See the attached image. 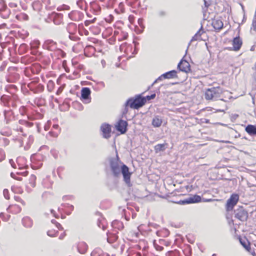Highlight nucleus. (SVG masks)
Wrapping results in <instances>:
<instances>
[{
	"label": "nucleus",
	"mask_w": 256,
	"mask_h": 256,
	"mask_svg": "<svg viewBox=\"0 0 256 256\" xmlns=\"http://www.w3.org/2000/svg\"><path fill=\"white\" fill-rule=\"evenodd\" d=\"M110 166L112 175L116 178L119 177L122 174L123 180L126 184L130 187L132 186L130 178L132 172L129 170V168L118 158H112L110 160Z\"/></svg>",
	"instance_id": "1"
},
{
	"label": "nucleus",
	"mask_w": 256,
	"mask_h": 256,
	"mask_svg": "<svg viewBox=\"0 0 256 256\" xmlns=\"http://www.w3.org/2000/svg\"><path fill=\"white\" fill-rule=\"evenodd\" d=\"M146 102V98L140 96L133 100L130 98L128 100L125 104V108L124 113H126L128 111V106H129L130 108L138 109L143 106Z\"/></svg>",
	"instance_id": "2"
},
{
	"label": "nucleus",
	"mask_w": 256,
	"mask_h": 256,
	"mask_svg": "<svg viewBox=\"0 0 256 256\" xmlns=\"http://www.w3.org/2000/svg\"><path fill=\"white\" fill-rule=\"evenodd\" d=\"M222 90L220 87H213L207 89L204 92V98L206 100H216L220 96Z\"/></svg>",
	"instance_id": "3"
},
{
	"label": "nucleus",
	"mask_w": 256,
	"mask_h": 256,
	"mask_svg": "<svg viewBox=\"0 0 256 256\" xmlns=\"http://www.w3.org/2000/svg\"><path fill=\"white\" fill-rule=\"evenodd\" d=\"M201 201V197L198 195H194L190 196L183 200L175 202H174L181 205H184L186 204H193L200 202Z\"/></svg>",
	"instance_id": "4"
},
{
	"label": "nucleus",
	"mask_w": 256,
	"mask_h": 256,
	"mask_svg": "<svg viewBox=\"0 0 256 256\" xmlns=\"http://www.w3.org/2000/svg\"><path fill=\"white\" fill-rule=\"evenodd\" d=\"M235 217L240 220L244 222L247 220L248 218V213L243 207L240 206L234 210Z\"/></svg>",
	"instance_id": "5"
},
{
	"label": "nucleus",
	"mask_w": 256,
	"mask_h": 256,
	"mask_svg": "<svg viewBox=\"0 0 256 256\" xmlns=\"http://www.w3.org/2000/svg\"><path fill=\"white\" fill-rule=\"evenodd\" d=\"M239 199V196L237 194H232L228 200L226 204V210L230 211L232 210L234 206L237 204Z\"/></svg>",
	"instance_id": "6"
},
{
	"label": "nucleus",
	"mask_w": 256,
	"mask_h": 256,
	"mask_svg": "<svg viewBox=\"0 0 256 256\" xmlns=\"http://www.w3.org/2000/svg\"><path fill=\"white\" fill-rule=\"evenodd\" d=\"M128 122L126 121L120 120L116 124V128L118 131L121 134H124L127 130Z\"/></svg>",
	"instance_id": "7"
},
{
	"label": "nucleus",
	"mask_w": 256,
	"mask_h": 256,
	"mask_svg": "<svg viewBox=\"0 0 256 256\" xmlns=\"http://www.w3.org/2000/svg\"><path fill=\"white\" fill-rule=\"evenodd\" d=\"M178 68L180 71L188 72L190 70V64L186 60H182L178 64Z\"/></svg>",
	"instance_id": "8"
},
{
	"label": "nucleus",
	"mask_w": 256,
	"mask_h": 256,
	"mask_svg": "<svg viewBox=\"0 0 256 256\" xmlns=\"http://www.w3.org/2000/svg\"><path fill=\"white\" fill-rule=\"evenodd\" d=\"M100 128L104 138H108L110 136L111 128L110 125L103 124L102 125Z\"/></svg>",
	"instance_id": "9"
},
{
	"label": "nucleus",
	"mask_w": 256,
	"mask_h": 256,
	"mask_svg": "<svg viewBox=\"0 0 256 256\" xmlns=\"http://www.w3.org/2000/svg\"><path fill=\"white\" fill-rule=\"evenodd\" d=\"M90 90L88 88H84L82 90L81 96L82 98L86 100V103H88L90 101Z\"/></svg>",
	"instance_id": "10"
},
{
	"label": "nucleus",
	"mask_w": 256,
	"mask_h": 256,
	"mask_svg": "<svg viewBox=\"0 0 256 256\" xmlns=\"http://www.w3.org/2000/svg\"><path fill=\"white\" fill-rule=\"evenodd\" d=\"M212 25L216 30H220L224 26L222 20L218 18H214L212 20Z\"/></svg>",
	"instance_id": "11"
},
{
	"label": "nucleus",
	"mask_w": 256,
	"mask_h": 256,
	"mask_svg": "<svg viewBox=\"0 0 256 256\" xmlns=\"http://www.w3.org/2000/svg\"><path fill=\"white\" fill-rule=\"evenodd\" d=\"M242 45V40L240 36L234 38L232 40L233 50L235 51L239 50Z\"/></svg>",
	"instance_id": "12"
},
{
	"label": "nucleus",
	"mask_w": 256,
	"mask_h": 256,
	"mask_svg": "<svg viewBox=\"0 0 256 256\" xmlns=\"http://www.w3.org/2000/svg\"><path fill=\"white\" fill-rule=\"evenodd\" d=\"M88 247L86 244L84 242H78L77 245L78 250L82 254H84L86 252Z\"/></svg>",
	"instance_id": "13"
},
{
	"label": "nucleus",
	"mask_w": 256,
	"mask_h": 256,
	"mask_svg": "<svg viewBox=\"0 0 256 256\" xmlns=\"http://www.w3.org/2000/svg\"><path fill=\"white\" fill-rule=\"evenodd\" d=\"M22 224L26 228H31L33 225V222L30 217L25 216L22 219Z\"/></svg>",
	"instance_id": "14"
},
{
	"label": "nucleus",
	"mask_w": 256,
	"mask_h": 256,
	"mask_svg": "<svg viewBox=\"0 0 256 256\" xmlns=\"http://www.w3.org/2000/svg\"><path fill=\"white\" fill-rule=\"evenodd\" d=\"M204 32L202 29V26L201 28L194 35V36H192V38L190 40V42L192 41L202 40L201 36Z\"/></svg>",
	"instance_id": "15"
},
{
	"label": "nucleus",
	"mask_w": 256,
	"mask_h": 256,
	"mask_svg": "<svg viewBox=\"0 0 256 256\" xmlns=\"http://www.w3.org/2000/svg\"><path fill=\"white\" fill-rule=\"evenodd\" d=\"M246 131L250 135L256 136V126L248 125L246 128Z\"/></svg>",
	"instance_id": "16"
},
{
	"label": "nucleus",
	"mask_w": 256,
	"mask_h": 256,
	"mask_svg": "<svg viewBox=\"0 0 256 256\" xmlns=\"http://www.w3.org/2000/svg\"><path fill=\"white\" fill-rule=\"evenodd\" d=\"M167 144H168L166 143H164L156 145L154 147V150L156 153H158L160 152L164 151L166 148Z\"/></svg>",
	"instance_id": "17"
},
{
	"label": "nucleus",
	"mask_w": 256,
	"mask_h": 256,
	"mask_svg": "<svg viewBox=\"0 0 256 256\" xmlns=\"http://www.w3.org/2000/svg\"><path fill=\"white\" fill-rule=\"evenodd\" d=\"M112 226L114 228L118 230H121L124 228L123 223L118 220H114L112 223Z\"/></svg>",
	"instance_id": "18"
},
{
	"label": "nucleus",
	"mask_w": 256,
	"mask_h": 256,
	"mask_svg": "<svg viewBox=\"0 0 256 256\" xmlns=\"http://www.w3.org/2000/svg\"><path fill=\"white\" fill-rule=\"evenodd\" d=\"M162 120L159 116H156L152 121V124L154 127L158 128L162 124Z\"/></svg>",
	"instance_id": "19"
},
{
	"label": "nucleus",
	"mask_w": 256,
	"mask_h": 256,
	"mask_svg": "<svg viewBox=\"0 0 256 256\" xmlns=\"http://www.w3.org/2000/svg\"><path fill=\"white\" fill-rule=\"evenodd\" d=\"M176 73V70H172L162 74V76L164 78H172L177 76Z\"/></svg>",
	"instance_id": "20"
},
{
	"label": "nucleus",
	"mask_w": 256,
	"mask_h": 256,
	"mask_svg": "<svg viewBox=\"0 0 256 256\" xmlns=\"http://www.w3.org/2000/svg\"><path fill=\"white\" fill-rule=\"evenodd\" d=\"M7 210L8 212L12 213H18L20 212L21 208L18 205L10 206L8 208Z\"/></svg>",
	"instance_id": "21"
},
{
	"label": "nucleus",
	"mask_w": 256,
	"mask_h": 256,
	"mask_svg": "<svg viewBox=\"0 0 256 256\" xmlns=\"http://www.w3.org/2000/svg\"><path fill=\"white\" fill-rule=\"evenodd\" d=\"M36 176L32 174L29 178V182L27 185L28 188H34L36 186Z\"/></svg>",
	"instance_id": "22"
},
{
	"label": "nucleus",
	"mask_w": 256,
	"mask_h": 256,
	"mask_svg": "<svg viewBox=\"0 0 256 256\" xmlns=\"http://www.w3.org/2000/svg\"><path fill=\"white\" fill-rule=\"evenodd\" d=\"M32 6L34 10L39 12L42 8V5L40 2L35 1L33 2Z\"/></svg>",
	"instance_id": "23"
},
{
	"label": "nucleus",
	"mask_w": 256,
	"mask_h": 256,
	"mask_svg": "<svg viewBox=\"0 0 256 256\" xmlns=\"http://www.w3.org/2000/svg\"><path fill=\"white\" fill-rule=\"evenodd\" d=\"M240 242L241 244L247 250H249L250 249V243L246 239H240Z\"/></svg>",
	"instance_id": "24"
},
{
	"label": "nucleus",
	"mask_w": 256,
	"mask_h": 256,
	"mask_svg": "<svg viewBox=\"0 0 256 256\" xmlns=\"http://www.w3.org/2000/svg\"><path fill=\"white\" fill-rule=\"evenodd\" d=\"M98 254V256H110L106 252H102L101 250L99 248H96L94 250L91 254V255L92 256L94 254Z\"/></svg>",
	"instance_id": "25"
},
{
	"label": "nucleus",
	"mask_w": 256,
	"mask_h": 256,
	"mask_svg": "<svg viewBox=\"0 0 256 256\" xmlns=\"http://www.w3.org/2000/svg\"><path fill=\"white\" fill-rule=\"evenodd\" d=\"M86 3L85 0H78L76 2V4L81 10H84Z\"/></svg>",
	"instance_id": "26"
},
{
	"label": "nucleus",
	"mask_w": 256,
	"mask_h": 256,
	"mask_svg": "<svg viewBox=\"0 0 256 256\" xmlns=\"http://www.w3.org/2000/svg\"><path fill=\"white\" fill-rule=\"evenodd\" d=\"M19 124L22 125L26 126L27 127H30L33 126V124L30 122L25 120H20Z\"/></svg>",
	"instance_id": "27"
},
{
	"label": "nucleus",
	"mask_w": 256,
	"mask_h": 256,
	"mask_svg": "<svg viewBox=\"0 0 256 256\" xmlns=\"http://www.w3.org/2000/svg\"><path fill=\"white\" fill-rule=\"evenodd\" d=\"M54 84L52 80L48 82L47 84L48 90L49 92H52L54 89Z\"/></svg>",
	"instance_id": "28"
},
{
	"label": "nucleus",
	"mask_w": 256,
	"mask_h": 256,
	"mask_svg": "<svg viewBox=\"0 0 256 256\" xmlns=\"http://www.w3.org/2000/svg\"><path fill=\"white\" fill-rule=\"evenodd\" d=\"M0 218H2L4 220L7 221L9 220L10 216L8 214L5 216L4 213L1 212L0 213Z\"/></svg>",
	"instance_id": "29"
},
{
	"label": "nucleus",
	"mask_w": 256,
	"mask_h": 256,
	"mask_svg": "<svg viewBox=\"0 0 256 256\" xmlns=\"http://www.w3.org/2000/svg\"><path fill=\"white\" fill-rule=\"evenodd\" d=\"M18 16L21 20H28V16L24 13H22Z\"/></svg>",
	"instance_id": "30"
},
{
	"label": "nucleus",
	"mask_w": 256,
	"mask_h": 256,
	"mask_svg": "<svg viewBox=\"0 0 256 256\" xmlns=\"http://www.w3.org/2000/svg\"><path fill=\"white\" fill-rule=\"evenodd\" d=\"M6 154L4 152L0 149V162H2L3 160L5 159Z\"/></svg>",
	"instance_id": "31"
},
{
	"label": "nucleus",
	"mask_w": 256,
	"mask_h": 256,
	"mask_svg": "<svg viewBox=\"0 0 256 256\" xmlns=\"http://www.w3.org/2000/svg\"><path fill=\"white\" fill-rule=\"evenodd\" d=\"M51 222L52 224H54L56 225V226L58 230H62L63 229V228L62 226L60 225V223L58 222L56 220H52Z\"/></svg>",
	"instance_id": "32"
},
{
	"label": "nucleus",
	"mask_w": 256,
	"mask_h": 256,
	"mask_svg": "<svg viewBox=\"0 0 256 256\" xmlns=\"http://www.w3.org/2000/svg\"><path fill=\"white\" fill-rule=\"evenodd\" d=\"M58 232H56L55 231L52 230H48L47 232V234L48 236L51 237L56 236H57Z\"/></svg>",
	"instance_id": "33"
},
{
	"label": "nucleus",
	"mask_w": 256,
	"mask_h": 256,
	"mask_svg": "<svg viewBox=\"0 0 256 256\" xmlns=\"http://www.w3.org/2000/svg\"><path fill=\"white\" fill-rule=\"evenodd\" d=\"M154 248H156V249L157 250L162 251L164 249V248L162 246H160L158 244H157L155 241H154Z\"/></svg>",
	"instance_id": "34"
},
{
	"label": "nucleus",
	"mask_w": 256,
	"mask_h": 256,
	"mask_svg": "<svg viewBox=\"0 0 256 256\" xmlns=\"http://www.w3.org/2000/svg\"><path fill=\"white\" fill-rule=\"evenodd\" d=\"M3 194H4V197L6 200H9L10 199L9 192H8V190L7 189H4V190Z\"/></svg>",
	"instance_id": "35"
},
{
	"label": "nucleus",
	"mask_w": 256,
	"mask_h": 256,
	"mask_svg": "<svg viewBox=\"0 0 256 256\" xmlns=\"http://www.w3.org/2000/svg\"><path fill=\"white\" fill-rule=\"evenodd\" d=\"M122 38L119 40H122L127 39L128 37V34L127 32H122Z\"/></svg>",
	"instance_id": "36"
},
{
	"label": "nucleus",
	"mask_w": 256,
	"mask_h": 256,
	"mask_svg": "<svg viewBox=\"0 0 256 256\" xmlns=\"http://www.w3.org/2000/svg\"><path fill=\"white\" fill-rule=\"evenodd\" d=\"M143 22H144V20L142 18H139L138 21V24L142 28H144V26L143 24Z\"/></svg>",
	"instance_id": "37"
},
{
	"label": "nucleus",
	"mask_w": 256,
	"mask_h": 256,
	"mask_svg": "<svg viewBox=\"0 0 256 256\" xmlns=\"http://www.w3.org/2000/svg\"><path fill=\"white\" fill-rule=\"evenodd\" d=\"M34 141V137L32 136H30L28 138V142H26L28 145L30 144Z\"/></svg>",
	"instance_id": "38"
},
{
	"label": "nucleus",
	"mask_w": 256,
	"mask_h": 256,
	"mask_svg": "<svg viewBox=\"0 0 256 256\" xmlns=\"http://www.w3.org/2000/svg\"><path fill=\"white\" fill-rule=\"evenodd\" d=\"M166 15V12L165 11L161 10L158 12V16L160 17L164 16Z\"/></svg>",
	"instance_id": "39"
},
{
	"label": "nucleus",
	"mask_w": 256,
	"mask_h": 256,
	"mask_svg": "<svg viewBox=\"0 0 256 256\" xmlns=\"http://www.w3.org/2000/svg\"><path fill=\"white\" fill-rule=\"evenodd\" d=\"M155 97H156V94H154L150 96H147L146 98L148 100H150L152 99H154Z\"/></svg>",
	"instance_id": "40"
},
{
	"label": "nucleus",
	"mask_w": 256,
	"mask_h": 256,
	"mask_svg": "<svg viewBox=\"0 0 256 256\" xmlns=\"http://www.w3.org/2000/svg\"><path fill=\"white\" fill-rule=\"evenodd\" d=\"M164 78V76H162V74L160 76H159L156 80H154V82L152 83V86H153L155 83H156L159 80H162Z\"/></svg>",
	"instance_id": "41"
},
{
	"label": "nucleus",
	"mask_w": 256,
	"mask_h": 256,
	"mask_svg": "<svg viewBox=\"0 0 256 256\" xmlns=\"http://www.w3.org/2000/svg\"><path fill=\"white\" fill-rule=\"evenodd\" d=\"M10 165L12 166L14 168H16V164L14 163V161L12 160H10Z\"/></svg>",
	"instance_id": "42"
},
{
	"label": "nucleus",
	"mask_w": 256,
	"mask_h": 256,
	"mask_svg": "<svg viewBox=\"0 0 256 256\" xmlns=\"http://www.w3.org/2000/svg\"><path fill=\"white\" fill-rule=\"evenodd\" d=\"M62 89L61 88H59L58 89V90H57L56 92V94H59L60 93L62 92Z\"/></svg>",
	"instance_id": "43"
},
{
	"label": "nucleus",
	"mask_w": 256,
	"mask_h": 256,
	"mask_svg": "<svg viewBox=\"0 0 256 256\" xmlns=\"http://www.w3.org/2000/svg\"><path fill=\"white\" fill-rule=\"evenodd\" d=\"M50 212H51V213L54 214V217H56V218H58V216L55 214L53 210H51Z\"/></svg>",
	"instance_id": "44"
},
{
	"label": "nucleus",
	"mask_w": 256,
	"mask_h": 256,
	"mask_svg": "<svg viewBox=\"0 0 256 256\" xmlns=\"http://www.w3.org/2000/svg\"><path fill=\"white\" fill-rule=\"evenodd\" d=\"M53 128L54 129H58L59 128V126L58 124H54L53 125Z\"/></svg>",
	"instance_id": "45"
},
{
	"label": "nucleus",
	"mask_w": 256,
	"mask_h": 256,
	"mask_svg": "<svg viewBox=\"0 0 256 256\" xmlns=\"http://www.w3.org/2000/svg\"><path fill=\"white\" fill-rule=\"evenodd\" d=\"M252 26H256V18L254 19L252 22Z\"/></svg>",
	"instance_id": "46"
},
{
	"label": "nucleus",
	"mask_w": 256,
	"mask_h": 256,
	"mask_svg": "<svg viewBox=\"0 0 256 256\" xmlns=\"http://www.w3.org/2000/svg\"><path fill=\"white\" fill-rule=\"evenodd\" d=\"M212 200H213L212 199H205L203 201L205 202H212Z\"/></svg>",
	"instance_id": "47"
},
{
	"label": "nucleus",
	"mask_w": 256,
	"mask_h": 256,
	"mask_svg": "<svg viewBox=\"0 0 256 256\" xmlns=\"http://www.w3.org/2000/svg\"><path fill=\"white\" fill-rule=\"evenodd\" d=\"M164 242H164V240H160V244H164Z\"/></svg>",
	"instance_id": "48"
},
{
	"label": "nucleus",
	"mask_w": 256,
	"mask_h": 256,
	"mask_svg": "<svg viewBox=\"0 0 256 256\" xmlns=\"http://www.w3.org/2000/svg\"><path fill=\"white\" fill-rule=\"evenodd\" d=\"M68 207L70 208L71 210H74V206H73L72 205L68 206Z\"/></svg>",
	"instance_id": "49"
},
{
	"label": "nucleus",
	"mask_w": 256,
	"mask_h": 256,
	"mask_svg": "<svg viewBox=\"0 0 256 256\" xmlns=\"http://www.w3.org/2000/svg\"><path fill=\"white\" fill-rule=\"evenodd\" d=\"M18 130H19L20 132H23V129H22V128H18Z\"/></svg>",
	"instance_id": "50"
},
{
	"label": "nucleus",
	"mask_w": 256,
	"mask_h": 256,
	"mask_svg": "<svg viewBox=\"0 0 256 256\" xmlns=\"http://www.w3.org/2000/svg\"><path fill=\"white\" fill-rule=\"evenodd\" d=\"M118 238V236H114V240H116Z\"/></svg>",
	"instance_id": "51"
},
{
	"label": "nucleus",
	"mask_w": 256,
	"mask_h": 256,
	"mask_svg": "<svg viewBox=\"0 0 256 256\" xmlns=\"http://www.w3.org/2000/svg\"><path fill=\"white\" fill-rule=\"evenodd\" d=\"M64 236L63 235H61L60 236V239H62L63 238H64Z\"/></svg>",
	"instance_id": "52"
},
{
	"label": "nucleus",
	"mask_w": 256,
	"mask_h": 256,
	"mask_svg": "<svg viewBox=\"0 0 256 256\" xmlns=\"http://www.w3.org/2000/svg\"><path fill=\"white\" fill-rule=\"evenodd\" d=\"M118 34V32H117V31H115V32H114V35H116V34Z\"/></svg>",
	"instance_id": "53"
},
{
	"label": "nucleus",
	"mask_w": 256,
	"mask_h": 256,
	"mask_svg": "<svg viewBox=\"0 0 256 256\" xmlns=\"http://www.w3.org/2000/svg\"><path fill=\"white\" fill-rule=\"evenodd\" d=\"M24 140H22V143L21 144V146H24Z\"/></svg>",
	"instance_id": "54"
},
{
	"label": "nucleus",
	"mask_w": 256,
	"mask_h": 256,
	"mask_svg": "<svg viewBox=\"0 0 256 256\" xmlns=\"http://www.w3.org/2000/svg\"><path fill=\"white\" fill-rule=\"evenodd\" d=\"M44 129H45V130H48V127H47L46 126H44Z\"/></svg>",
	"instance_id": "55"
},
{
	"label": "nucleus",
	"mask_w": 256,
	"mask_h": 256,
	"mask_svg": "<svg viewBox=\"0 0 256 256\" xmlns=\"http://www.w3.org/2000/svg\"><path fill=\"white\" fill-rule=\"evenodd\" d=\"M122 48H123V46H122H122H120V50H122Z\"/></svg>",
	"instance_id": "56"
},
{
	"label": "nucleus",
	"mask_w": 256,
	"mask_h": 256,
	"mask_svg": "<svg viewBox=\"0 0 256 256\" xmlns=\"http://www.w3.org/2000/svg\"><path fill=\"white\" fill-rule=\"evenodd\" d=\"M212 256H216V254H213Z\"/></svg>",
	"instance_id": "57"
},
{
	"label": "nucleus",
	"mask_w": 256,
	"mask_h": 256,
	"mask_svg": "<svg viewBox=\"0 0 256 256\" xmlns=\"http://www.w3.org/2000/svg\"><path fill=\"white\" fill-rule=\"evenodd\" d=\"M12 174H12V173H11V176H12Z\"/></svg>",
	"instance_id": "58"
},
{
	"label": "nucleus",
	"mask_w": 256,
	"mask_h": 256,
	"mask_svg": "<svg viewBox=\"0 0 256 256\" xmlns=\"http://www.w3.org/2000/svg\"><path fill=\"white\" fill-rule=\"evenodd\" d=\"M111 256H115L114 255H112Z\"/></svg>",
	"instance_id": "59"
}]
</instances>
